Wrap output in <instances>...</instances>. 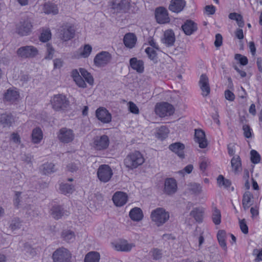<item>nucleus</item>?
Masks as SVG:
<instances>
[{
    "instance_id": "1",
    "label": "nucleus",
    "mask_w": 262,
    "mask_h": 262,
    "mask_svg": "<svg viewBox=\"0 0 262 262\" xmlns=\"http://www.w3.org/2000/svg\"><path fill=\"white\" fill-rule=\"evenodd\" d=\"M145 162L143 155L139 151H134L128 154L124 160L125 166L129 170L137 168Z\"/></svg>"
},
{
    "instance_id": "2",
    "label": "nucleus",
    "mask_w": 262,
    "mask_h": 262,
    "mask_svg": "<svg viewBox=\"0 0 262 262\" xmlns=\"http://www.w3.org/2000/svg\"><path fill=\"white\" fill-rule=\"evenodd\" d=\"M150 220L157 227H161L165 224L170 218L169 212L162 207L157 208L150 213Z\"/></svg>"
},
{
    "instance_id": "3",
    "label": "nucleus",
    "mask_w": 262,
    "mask_h": 262,
    "mask_svg": "<svg viewBox=\"0 0 262 262\" xmlns=\"http://www.w3.org/2000/svg\"><path fill=\"white\" fill-rule=\"evenodd\" d=\"M52 108L57 112H65L70 107V101L67 97L61 94L54 95L50 100Z\"/></svg>"
},
{
    "instance_id": "4",
    "label": "nucleus",
    "mask_w": 262,
    "mask_h": 262,
    "mask_svg": "<svg viewBox=\"0 0 262 262\" xmlns=\"http://www.w3.org/2000/svg\"><path fill=\"white\" fill-rule=\"evenodd\" d=\"M109 6L111 11L116 15L128 12L131 7L129 0H111Z\"/></svg>"
},
{
    "instance_id": "5",
    "label": "nucleus",
    "mask_w": 262,
    "mask_h": 262,
    "mask_svg": "<svg viewBox=\"0 0 262 262\" xmlns=\"http://www.w3.org/2000/svg\"><path fill=\"white\" fill-rule=\"evenodd\" d=\"M72 253L64 247L57 248L52 253L53 262H71Z\"/></svg>"
},
{
    "instance_id": "6",
    "label": "nucleus",
    "mask_w": 262,
    "mask_h": 262,
    "mask_svg": "<svg viewBox=\"0 0 262 262\" xmlns=\"http://www.w3.org/2000/svg\"><path fill=\"white\" fill-rule=\"evenodd\" d=\"M33 26L31 18H23L15 25V31L19 36H27L32 32Z\"/></svg>"
},
{
    "instance_id": "7",
    "label": "nucleus",
    "mask_w": 262,
    "mask_h": 262,
    "mask_svg": "<svg viewBox=\"0 0 262 262\" xmlns=\"http://www.w3.org/2000/svg\"><path fill=\"white\" fill-rule=\"evenodd\" d=\"M60 39L62 41H68L73 39L75 35L74 25L70 23L62 24L58 29Z\"/></svg>"
},
{
    "instance_id": "8",
    "label": "nucleus",
    "mask_w": 262,
    "mask_h": 262,
    "mask_svg": "<svg viewBox=\"0 0 262 262\" xmlns=\"http://www.w3.org/2000/svg\"><path fill=\"white\" fill-rule=\"evenodd\" d=\"M39 54L38 49L33 46H25L16 51L17 56L21 58H33Z\"/></svg>"
},
{
    "instance_id": "9",
    "label": "nucleus",
    "mask_w": 262,
    "mask_h": 262,
    "mask_svg": "<svg viewBox=\"0 0 262 262\" xmlns=\"http://www.w3.org/2000/svg\"><path fill=\"white\" fill-rule=\"evenodd\" d=\"M110 143V138L106 135L97 136L93 139L92 146L96 151H101L106 150Z\"/></svg>"
},
{
    "instance_id": "10",
    "label": "nucleus",
    "mask_w": 262,
    "mask_h": 262,
    "mask_svg": "<svg viewBox=\"0 0 262 262\" xmlns=\"http://www.w3.org/2000/svg\"><path fill=\"white\" fill-rule=\"evenodd\" d=\"M174 111V107L167 102L157 103L155 108L156 115L162 118L172 115Z\"/></svg>"
},
{
    "instance_id": "11",
    "label": "nucleus",
    "mask_w": 262,
    "mask_h": 262,
    "mask_svg": "<svg viewBox=\"0 0 262 262\" xmlns=\"http://www.w3.org/2000/svg\"><path fill=\"white\" fill-rule=\"evenodd\" d=\"M97 177L100 181L103 183L108 182L113 175L111 168L107 165H102L97 170Z\"/></svg>"
},
{
    "instance_id": "12",
    "label": "nucleus",
    "mask_w": 262,
    "mask_h": 262,
    "mask_svg": "<svg viewBox=\"0 0 262 262\" xmlns=\"http://www.w3.org/2000/svg\"><path fill=\"white\" fill-rule=\"evenodd\" d=\"M75 138V135L73 130L66 127L61 128L57 134V138L59 141L64 144L72 142Z\"/></svg>"
},
{
    "instance_id": "13",
    "label": "nucleus",
    "mask_w": 262,
    "mask_h": 262,
    "mask_svg": "<svg viewBox=\"0 0 262 262\" xmlns=\"http://www.w3.org/2000/svg\"><path fill=\"white\" fill-rule=\"evenodd\" d=\"M178 190V184L177 181L171 178L165 180L163 187V193L168 195L174 194Z\"/></svg>"
},
{
    "instance_id": "14",
    "label": "nucleus",
    "mask_w": 262,
    "mask_h": 262,
    "mask_svg": "<svg viewBox=\"0 0 262 262\" xmlns=\"http://www.w3.org/2000/svg\"><path fill=\"white\" fill-rule=\"evenodd\" d=\"M95 115L97 119L103 123L107 124L112 121V115L105 107H100L97 108L95 111Z\"/></svg>"
},
{
    "instance_id": "15",
    "label": "nucleus",
    "mask_w": 262,
    "mask_h": 262,
    "mask_svg": "<svg viewBox=\"0 0 262 262\" xmlns=\"http://www.w3.org/2000/svg\"><path fill=\"white\" fill-rule=\"evenodd\" d=\"M128 200L127 194L123 191H116L112 196L114 204L117 207H121L125 205Z\"/></svg>"
},
{
    "instance_id": "16",
    "label": "nucleus",
    "mask_w": 262,
    "mask_h": 262,
    "mask_svg": "<svg viewBox=\"0 0 262 262\" xmlns=\"http://www.w3.org/2000/svg\"><path fill=\"white\" fill-rule=\"evenodd\" d=\"M111 54L105 51H102L95 56L94 62L95 64L98 67H104L111 60Z\"/></svg>"
},
{
    "instance_id": "17",
    "label": "nucleus",
    "mask_w": 262,
    "mask_h": 262,
    "mask_svg": "<svg viewBox=\"0 0 262 262\" xmlns=\"http://www.w3.org/2000/svg\"><path fill=\"white\" fill-rule=\"evenodd\" d=\"M155 17L158 23L164 24L170 21L167 10L163 7H159L155 10Z\"/></svg>"
},
{
    "instance_id": "18",
    "label": "nucleus",
    "mask_w": 262,
    "mask_h": 262,
    "mask_svg": "<svg viewBox=\"0 0 262 262\" xmlns=\"http://www.w3.org/2000/svg\"><path fill=\"white\" fill-rule=\"evenodd\" d=\"M194 140L201 148H206L208 145L205 132L201 129H195Z\"/></svg>"
},
{
    "instance_id": "19",
    "label": "nucleus",
    "mask_w": 262,
    "mask_h": 262,
    "mask_svg": "<svg viewBox=\"0 0 262 262\" xmlns=\"http://www.w3.org/2000/svg\"><path fill=\"white\" fill-rule=\"evenodd\" d=\"M113 247L118 251H129L135 245L128 243L126 241H120L112 244Z\"/></svg>"
},
{
    "instance_id": "20",
    "label": "nucleus",
    "mask_w": 262,
    "mask_h": 262,
    "mask_svg": "<svg viewBox=\"0 0 262 262\" xmlns=\"http://www.w3.org/2000/svg\"><path fill=\"white\" fill-rule=\"evenodd\" d=\"M199 84L201 89L203 92V95L208 96L210 92V88L209 84V79L206 74H202L200 79Z\"/></svg>"
},
{
    "instance_id": "21",
    "label": "nucleus",
    "mask_w": 262,
    "mask_h": 262,
    "mask_svg": "<svg viewBox=\"0 0 262 262\" xmlns=\"http://www.w3.org/2000/svg\"><path fill=\"white\" fill-rule=\"evenodd\" d=\"M43 134L40 128L37 127L32 129L31 140L34 144H39L43 139Z\"/></svg>"
},
{
    "instance_id": "22",
    "label": "nucleus",
    "mask_w": 262,
    "mask_h": 262,
    "mask_svg": "<svg viewBox=\"0 0 262 262\" xmlns=\"http://www.w3.org/2000/svg\"><path fill=\"white\" fill-rule=\"evenodd\" d=\"M130 67L138 73H142L144 70V62L137 58H132L129 60Z\"/></svg>"
},
{
    "instance_id": "23",
    "label": "nucleus",
    "mask_w": 262,
    "mask_h": 262,
    "mask_svg": "<svg viewBox=\"0 0 262 262\" xmlns=\"http://www.w3.org/2000/svg\"><path fill=\"white\" fill-rule=\"evenodd\" d=\"M185 4L184 0H171L169 9L172 12L178 13L184 9Z\"/></svg>"
},
{
    "instance_id": "24",
    "label": "nucleus",
    "mask_w": 262,
    "mask_h": 262,
    "mask_svg": "<svg viewBox=\"0 0 262 262\" xmlns=\"http://www.w3.org/2000/svg\"><path fill=\"white\" fill-rule=\"evenodd\" d=\"M19 98V92L15 89H8L4 94V100L6 101L13 102Z\"/></svg>"
},
{
    "instance_id": "25",
    "label": "nucleus",
    "mask_w": 262,
    "mask_h": 262,
    "mask_svg": "<svg viewBox=\"0 0 262 262\" xmlns=\"http://www.w3.org/2000/svg\"><path fill=\"white\" fill-rule=\"evenodd\" d=\"M137 42L136 35L131 33H127L123 38V42L125 46L128 48L132 49L135 46Z\"/></svg>"
},
{
    "instance_id": "26",
    "label": "nucleus",
    "mask_w": 262,
    "mask_h": 262,
    "mask_svg": "<svg viewBox=\"0 0 262 262\" xmlns=\"http://www.w3.org/2000/svg\"><path fill=\"white\" fill-rule=\"evenodd\" d=\"M61 238L62 239L67 243H71L73 242L76 238L75 232L70 229L63 230L60 234Z\"/></svg>"
},
{
    "instance_id": "27",
    "label": "nucleus",
    "mask_w": 262,
    "mask_h": 262,
    "mask_svg": "<svg viewBox=\"0 0 262 262\" xmlns=\"http://www.w3.org/2000/svg\"><path fill=\"white\" fill-rule=\"evenodd\" d=\"M129 216L132 221L140 222L143 218V213L140 208L135 207L129 211Z\"/></svg>"
},
{
    "instance_id": "28",
    "label": "nucleus",
    "mask_w": 262,
    "mask_h": 262,
    "mask_svg": "<svg viewBox=\"0 0 262 262\" xmlns=\"http://www.w3.org/2000/svg\"><path fill=\"white\" fill-rule=\"evenodd\" d=\"M184 145L181 143H175L170 145L169 146L170 150L177 154L181 158H184Z\"/></svg>"
},
{
    "instance_id": "29",
    "label": "nucleus",
    "mask_w": 262,
    "mask_h": 262,
    "mask_svg": "<svg viewBox=\"0 0 262 262\" xmlns=\"http://www.w3.org/2000/svg\"><path fill=\"white\" fill-rule=\"evenodd\" d=\"M182 28L187 35L192 34L197 29L196 25L191 20H187L182 26Z\"/></svg>"
},
{
    "instance_id": "30",
    "label": "nucleus",
    "mask_w": 262,
    "mask_h": 262,
    "mask_svg": "<svg viewBox=\"0 0 262 262\" xmlns=\"http://www.w3.org/2000/svg\"><path fill=\"white\" fill-rule=\"evenodd\" d=\"M0 122L4 127H9L14 123L15 119L11 114H3L1 115Z\"/></svg>"
},
{
    "instance_id": "31",
    "label": "nucleus",
    "mask_w": 262,
    "mask_h": 262,
    "mask_svg": "<svg viewBox=\"0 0 262 262\" xmlns=\"http://www.w3.org/2000/svg\"><path fill=\"white\" fill-rule=\"evenodd\" d=\"M175 41V35L171 30L165 31L162 41L167 46H171Z\"/></svg>"
},
{
    "instance_id": "32",
    "label": "nucleus",
    "mask_w": 262,
    "mask_h": 262,
    "mask_svg": "<svg viewBox=\"0 0 262 262\" xmlns=\"http://www.w3.org/2000/svg\"><path fill=\"white\" fill-rule=\"evenodd\" d=\"M72 77L76 84L80 88H84L86 86L85 81L80 76L78 71L76 69L73 70L71 73Z\"/></svg>"
},
{
    "instance_id": "33",
    "label": "nucleus",
    "mask_w": 262,
    "mask_h": 262,
    "mask_svg": "<svg viewBox=\"0 0 262 262\" xmlns=\"http://www.w3.org/2000/svg\"><path fill=\"white\" fill-rule=\"evenodd\" d=\"M92 50V48L90 45H85L79 53L74 54L73 57L74 58H86L90 55Z\"/></svg>"
},
{
    "instance_id": "34",
    "label": "nucleus",
    "mask_w": 262,
    "mask_h": 262,
    "mask_svg": "<svg viewBox=\"0 0 262 262\" xmlns=\"http://www.w3.org/2000/svg\"><path fill=\"white\" fill-rule=\"evenodd\" d=\"M169 133V130L167 127L162 126L157 129L155 136L157 139L163 140L168 137Z\"/></svg>"
},
{
    "instance_id": "35",
    "label": "nucleus",
    "mask_w": 262,
    "mask_h": 262,
    "mask_svg": "<svg viewBox=\"0 0 262 262\" xmlns=\"http://www.w3.org/2000/svg\"><path fill=\"white\" fill-rule=\"evenodd\" d=\"M100 259L99 253L96 251H91L85 255L84 262H99Z\"/></svg>"
},
{
    "instance_id": "36",
    "label": "nucleus",
    "mask_w": 262,
    "mask_h": 262,
    "mask_svg": "<svg viewBox=\"0 0 262 262\" xmlns=\"http://www.w3.org/2000/svg\"><path fill=\"white\" fill-rule=\"evenodd\" d=\"M43 11L45 13L53 15L57 14L58 13L57 6L52 3H47L44 4L43 7Z\"/></svg>"
},
{
    "instance_id": "37",
    "label": "nucleus",
    "mask_w": 262,
    "mask_h": 262,
    "mask_svg": "<svg viewBox=\"0 0 262 262\" xmlns=\"http://www.w3.org/2000/svg\"><path fill=\"white\" fill-rule=\"evenodd\" d=\"M54 166L52 163L47 162L40 166V170L43 174L49 175L55 171Z\"/></svg>"
},
{
    "instance_id": "38",
    "label": "nucleus",
    "mask_w": 262,
    "mask_h": 262,
    "mask_svg": "<svg viewBox=\"0 0 262 262\" xmlns=\"http://www.w3.org/2000/svg\"><path fill=\"white\" fill-rule=\"evenodd\" d=\"M204 213V210L203 208H194L190 213L196 221L201 222L202 221Z\"/></svg>"
},
{
    "instance_id": "39",
    "label": "nucleus",
    "mask_w": 262,
    "mask_h": 262,
    "mask_svg": "<svg viewBox=\"0 0 262 262\" xmlns=\"http://www.w3.org/2000/svg\"><path fill=\"white\" fill-rule=\"evenodd\" d=\"M51 214L55 219H59L64 214L63 210L59 206H54L51 209Z\"/></svg>"
},
{
    "instance_id": "40",
    "label": "nucleus",
    "mask_w": 262,
    "mask_h": 262,
    "mask_svg": "<svg viewBox=\"0 0 262 262\" xmlns=\"http://www.w3.org/2000/svg\"><path fill=\"white\" fill-rule=\"evenodd\" d=\"M217 237L220 246L225 250H227V245L225 241L226 232L224 230H220L217 234Z\"/></svg>"
},
{
    "instance_id": "41",
    "label": "nucleus",
    "mask_w": 262,
    "mask_h": 262,
    "mask_svg": "<svg viewBox=\"0 0 262 262\" xmlns=\"http://www.w3.org/2000/svg\"><path fill=\"white\" fill-rule=\"evenodd\" d=\"M229 18L232 20H236L237 25L240 27H243L244 25V22L242 16L236 13H231L229 15Z\"/></svg>"
},
{
    "instance_id": "42",
    "label": "nucleus",
    "mask_w": 262,
    "mask_h": 262,
    "mask_svg": "<svg viewBox=\"0 0 262 262\" xmlns=\"http://www.w3.org/2000/svg\"><path fill=\"white\" fill-rule=\"evenodd\" d=\"M253 198L252 194L250 192L245 193L243 199V205L246 209L251 205V200Z\"/></svg>"
},
{
    "instance_id": "43",
    "label": "nucleus",
    "mask_w": 262,
    "mask_h": 262,
    "mask_svg": "<svg viewBox=\"0 0 262 262\" xmlns=\"http://www.w3.org/2000/svg\"><path fill=\"white\" fill-rule=\"evenodd\" d=\"M188 190L192 193L199 194L202 191V187L199 184L190 183L188 185Z\"/></svg>"
},
{
    "instance_id": "44",
    "label": "nucleus",
    "mask_w": 262,
    "mask_h": 262,
    "mask_svg": "<svg viewBox=\"0 0 262 262\" xmlns=\"http://www.w3.org/2000/svg\"><path fill=\"white\" fill-rule=\"evenodd\" d=\"M231 165L235 172L241 170V162L239 157L237 156L232 158L231 160Z\"/></svg>"
},
{
    "instance_id": "45",
    "label": "nucleus",
    "mask_w": 262,
    "mask_h": 262,
    "mask_svg": "<svg viewBox=\"0 0 262 262\" xmlns=\"http://www.w3.org/2000/svg\"><path fill=\"white\" fill-rule=\"evenodd\" d=\"M79 71L81 73V75L85 79L86 82L90 85H93L94 83V79L91 74L89 73L86 70L82 68L79 69Z\"/></svg>"
},
{
    "instance_id": "46",
    "label": "nucleus",
    "mask_w": 262,
    "mask_h": 262,
    "mask_svg": "<svg viewBox=\"0 0 262 262\" xmlns=\"http://www.w3.org/2000/svg\"><path fill=\"white\" fill-rule=\"evenodd\" d=\"M212 220L213 223L215 225H219L221 221V212L217 208H215L213 210L212 214Z\"/></svg>"
},
{
    "instance_id": "47",
    "label": "nucleus",
    "mask_w": 262,
    "mask_h": 262,
    "mask_svg": "<svg viewBox=\"0 0 262 262\" xmlns=\"http://www.w3.org/2000/svg\"><path fill=\"white\" fill-rule=\"evenodd\" d=\"M52 34L49 29L42 31L40 36V40L42 42H46L51 38Z\"/></svg>"
},
{
    "instance_id": "48",
    "label": "nucleus",
    "mask_w": 262,
    "mask_h": 262,
    "mask_svg": "<svg viewBox=\"0 0 262 262\" xmlns=\"http://www.w3.org/2000/svg\"><path fill=\"white\" fill-rule=\"evenodd\" d=\"M73 189V186L68 184L63 183L60 186V190L64 194L71 193Z\"/></svg>"
},
{
    "instance_id": "49",
    "label": "nucleus",
    "mask_w": 262,
    "mask_h": 262,
    "mask_svg": "<svg viewBox=\"0 0 262 262\" xmlns=\"http://www.w3.org/2000/svg\"><path fill=\"white\" fill-rule=\"evenodd\" d=\"M156 50L153 48H147L145 49V52L148 55V57L154 61H156L157 59Z\"/></svg>"
},
{
    "instance_id": "50",
    "label": "nucleus",
    "mask_w": 262,
    "mask_h": 262,
    "mask_svg": "<svg viewBox=\"0 0 262 262\" xmlns=\"http://www.w3.org/2000/svg\"><path fill=\"white\" fill-rule=\"evenodd\" d=\"M251 161L253 163L257 164L260 161V156L255 150H252L250 152Z\"/></svg>"
},
{
    "instance_id": "51",
    "label": "nucleus",
    "mask_w": 262,
    "mask_h": 262,
    "mask_svg": "<svg viewBox=\"0 0 262 262\" xmlns=\"http://www.w3.org/2000/svg\"><path fill=\"white\" fill-rule=\"evenodd\" d=\"M10 140L15 144L20 145L21 140L20 135L17 133H13L11 134Z\"/></svg>"
},
{
    "instance_id": "52",
    "label": "nucleus",
    "mask_w": 262,
    "mask_h": 262,
    "mask_svg": "<svg viewBox=\"0 0 262 262\" xmlns=\"http://www.w3.org/2000/svg\"><path fill=\"white\" fill-rule=\"evenodd\" d=\"M217 183L220 186L228 187L231 185V182L227 179H225L222 176H219L217 178Z\"/></svg>"
},
{
    "instance_id": "53",
    "label": "nucleus",
    "mask_w": 262,
    "mask_h": 262,
    "mask_svg": "<svg viewBox=\"0 0 262 262\" xmlns=\"http://www.w3.org/2000/svg\"><path fill=\"white\" fill-rule=\"evenodd\" d=\"M151 252L152 258L155 260H159L162 257V251L160 249L157 248L154 249Z\"/></svg>"
},
{
    "instance_id": "54",
    "label": "nucleus",
    "mask_w": 262,
    "mask_h": 262,
    "mask_svg": "<svg viewBox=\"0 0 262 262\" xmlns=\"http://www.w3.org/2000/svg\"><path fill=\"white\" fill-rule=\"evenodd\" d=\"M24 250L27 253H29L32 255H34L36 254V252L35 249L33 248L28 243H25L23 245Z\"/></svg>"
},
{
    "instance_id": "55",
    "label": "nucleus",
    "mask_w": 262,
    "mask_h": 262,
    "mask_svg": "<svg viewBox=\"0 0 262 262\" xmlns=\"http://www.w3.org/2000/svg\"><path fill=\"white\" fill-rule=\"evenodd\" d=\"M47 54L45 58L47 59H51L53 58L54 54V49L50 44L47 45Z\"/></svg>"
},
{
    "instance_id": "56",
    "label": "nucleus",
    "mask_w": 262,
    "mask_h": 262,
    "mask_svg": "<svg viewBox=\"0 0 262 262\" xmlns=\"http://www.w3.org/2000/svg\"><path fill=\"white\" fill-rule=\"evenodd\" d=\"M235 59L237 60H238L240 63L243 66H245L248 63V59L245 56H243L241 54H235Z\"/></svg>"
},
{
    "instance_id": "57",
    "label": "nucleus",
    "mask_w": 262,
    "mask_h": 262,
    "mask_svg": "<svg viewBox=\"0 0 262 262\" xmlns=\"http://www.w3.org/2000/svg\"><path fill=\"white\" fill-rule=\"evenodd\" d=\"M128 106L129 111L133 114H138L139 113V108L133 102H129L128 103Z\"/></svg>"
},
{
    "instance_id": "58",
    "label": "nucleus",
    "mask_w": 262,
    "mask_h": 262,
    "mask_svg": "<svg viewBox=\"0 0 262 262\" xmlns=\"http://www.w3.org/2000/svg\"><path fill=\"white\" fill-rule=\"evenodd\" d=\"M239 226L241 230L244 234L248 233V228L244 219L239 220Z\"/></svg>"
},
{
    "instance_id": "59",
    "label": "nucleus",
    "mask_w": 262,
    "mask_h": 262,
    "mask_svg": "<svg viewBox=\"0 0 262 262\" xmlns=\"http://www.w3.org/2000/svg\"><path fill=\"white\" fill-rule=\"evenodd\" d=\"M243 129L244 130V134L245 137L249 138L252 137L251 130L249 126L244 125L243 127Z\"/></svg>"
},
{
    "instance_id": "60",
    "label": "nucleus",
    "mask_w": 262,
    "mask_h": 262,
    "mask_svg": "<svg viewBox=\"0 0 262 262\" xmlns=\"http://www.w3.org/2000/svg\"><path fill=\"white\" fill-rule=\"evenodd\" d=\"M205 13L207 15H212L215 13V8L212 5H207L205 7Z\"/></svg>"
},
{
    "instance_id": "61",
    "label": "nucleus",
    "mask_w": 262,
    "mask_h": 262,
    "mask_svg": "<svg viewBox=\"0 0 262 262\" xmlns=\"http://www.w3.org/2000/svg\"><path fill=\"white\" fill-rule=\"evenodd\" d=\"M193 169V166L192 164H189L186 167H185L183 170L180 171L179 172L182 174H184V173L189 174L192 172Z\"/></svg>"
},
{
    "instance_id": "62",
    "label": "nucleus",
    "mask_w": 262,
    "mask_h": 262,
    "mask_svg": "<svg viewBox=\"0 0 262 262\" xmlns=\"http://www.w3.org/2000/svg\"><path fill=\"white\" fill-rule=\"evenodd\" d=\"M21 223L19 221H13L10 225V228L14 231L20 228Z\"/></svg>"
},
{
    "instance_id": "63",
    "label": "nucleus",
    "mask_w": 262,
    "mask_h": 262,
    "mask_svg": "<svg viewBox=\"0 0 262 262\" xmlns=\"http://www.w3.org/2000/svg\"><path fill=\"white\" fill-rule=\"evenodd\" d=\"M225 98L229 101H233L235 98L234 94L229 90H226L225 92Z\"/></svg>"
},
{
    "instance_id": "64",
    "label": "nucleus",
    "mask_w": 262,
    "mask_h": 262,
    "mask_svg": "<svg viewBox=\"0 0 262 262\" xmlns=\"http://www.w3.org/2000/svg\"><path fill=\"white\" fill-rule=\"evenodd\" d=\"M223 38L221 34H217L215 36L214 45L216 47H220L222 44Z\"/></svg>"
}]
</instances>
